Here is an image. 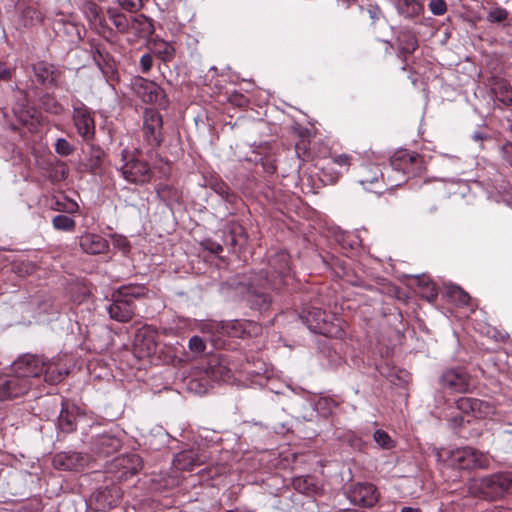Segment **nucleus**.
Returning <instances> with one entry per match:
<instances>
[{
	"instance_id": "26",
	"label": "nucleus",
	"mask_w": 512,
	"mask_h": 512,
	"mask_svg": "<svg viewBox=\"0 0 512 512\" xmlns=\"http://www.w3.org/2000/svg\"><path fill=\"white\" fill-rule=\"evenodd\" d=\"M58 428L64 433H70L76 429V417L68 410L65 402H61V411L58 416Z\"/></svg>"
},
{
	"instance_id": "23",
	"label": "nucleus",
	"mask_w": 512,
	"mask_h": 512,
	"mask_svg": "<svg viewBox=\"0 0 512 512\" xmlns=\"http://www.w3.org/2000/svg\"><path fill=\"white\" fill-rule=\"evenodd\" d=\"M384 177V173L376 164H368L361 167L359 172V182L365 188L369 185L375 184L380 178Z\"/></svg>"
},
{
	"instance_id": "3",
	"label": "nucleus",
	"mask_w": 512,
	"mask_h": 512,
	"mask_svg": "<svg viewBox=\"0 0 512 512\" xmlns=\"http://www.w3.org/2000/svg\"><path fill=\"white\" fill-rule=\"evenodd\" d=\"M300 318L307 328L314 333L328 337H336L340 333L337 326L331 322V316L320 308L304 309Z\"/></svg>"
},
{
	"instance_id": "20",
	"label": "nucleus",
	"mask_w": 512,
	"mask_h": 512,
	"mask_svg": "<svg viewBox=\"0 0 512 512\" xmlns=\"http://www.w3.org/2000/svg\"><path fill=\"white\" fill-rule=\"evenodd\" d=\"M120 440L109 433L98 435L94 439V449L105 456L111 455L120 447Z\"/></svg>"
},
{
	"instance_id": "17",
	"label": "nucleus",
	"mask_w": 512,
	"mask_h": 512,
	"mask_svg": "<svg viewBox=\"0 0 512 512\" xmlns=\"http://www.w3.org/2000/svg\"><path fill=\"white\" fill-rule=\"evenodd\" d=\"M34 76L42 85L51 86L56 84L60 72L54 65L45 61H39L32 66Z\"/></svg>"
},
{
	"instance_id": "45",
	"label": "nucleus",
	"mask_w": 512,
	"mask_h": 512,
	"mask_svg": "<svg viewBox=\"0 0 512 512\" xmlns=\"http://www.w3.org/2000/svg\"><path fill=\"white\" fill-rule=\"evenodd\" d=\"M13 70L8 68L4 63H0V80H9L12 77Z\"/></svg>"
},
{
	"instance_id": "42",
	"label": "nucleus",
	"mask_w": 512,
	"mask_h": 512,
	"mask_svg": "<svg viewBox=\"0 0 512 512\" xmlns=\"http://www.w3.org/2000/svg\"><path fill=\"white\" fill-rule=\"evenodd\" d=\"M153 66V58L150 54H144L140 58V67L143 73H147Z\"/></svg>"
},
{
	"instance_id": "14",
	"label": "nucleus",
	"mask_w": 512,
	"mask_h": 512,
	"mask_svg": "<svg viewBox=\"0 0 512 512\" xmlns=\"http://www.w3.org/2000/svg\"><path fill=\"white\" fill-rule=\"evenodd\" d=\"M79 246L84 253L97 255L108 251L109 242L99 234L84 233L79 237Z\"/></svg>"
},
{
	"instance_id": "43",
	"label": "nucleus",
	"mask_w": 512,
	"mask_h": 512,
	"mask_svg": "<svg viewBox=\"0 0 512 512\" xmlns=\"http://www.w3.org/2000/svg\"><path fill=\"white\" fill-rule=\"evenodd\" d=\"M333 162L347 170L351 164V157L347 154L336 155L333 157Z\"/></svg>"
},
{
	"instance_id": "50",
	"label": "nucleus",
	"mask_w": 512,
	"mask_h": 512,
	"mask_svg": "<svg viewBox=\"0 0 512 512\" xmlns=\"http://www.w3.org/2000/svg\"><path fill=\"white\" fill-rule=\"evenodd\" d=\"M454 421H455V423H456L457 425H460V424L462 423V421H463V418H460V419H458V418H454Z\"/></svg>"
},
{
	"instance_id": "28",
	"label": "nucleus",
	"mask_w": 512,
	"mask_h": 512,
	"mask_svg": "<svg viewBox=\"0 0 512 512\" xmlns=\"http://www.w3.org/2000/svg\"><path fill=\"white\" fill-rule=\"evenodd\" d=\"M119 465H121L125 469V471L123 472V476L127 477V474L135 475L140 471L142 467V461L138 455L132 454L120 458Z\"/></svg>"
},
{
	"instance_id": "18",
	"label": "nucleus",
	"mask_w": 512,
	"mask_h": 512,
	"mask_svg": "<svg viewBox=\"0 0 512 512\" xmlns=\"http://www.w3.org/2000/svg\"><path fill=\"white\" fill-rule=\"evenodd\" d=\"M154 33L152 21L143 14L130 17L129 34L135 38H147Z\"/></svg>"
},
{
	"instance_id": "46",
	"label": "nucleus",
	"mask_w": 512,
	"mask_h": 512,
	"mask_svg": "<svg viewBox=\"0 0 512 512\" xmlns=\"http://www.w3.org/2000/svg\"><path fill=\"white\" fill-rule=\"evenodd\" d=\"M90 11H91V13L94 15V19H95V21H97V20H98V21H99V23L101 24V19H100L99 15H98L97 7H95V6L90 7Z\"/></svg>"
},
{
	"instance_id": "6",
	"label": "nucleus",
	"mask_w": 512,
	"mask_h": 512,
	"mask_svg": "<svg viewBox=\"0 0 512 512\" xmlns=\"http://www.w3.org/2000/svg\"><path fill=\"white\" fill-rule=\"evenodd\" d=\"M132 88L145 103H154L161 107L168 103L163 89L153 81L137 77L133 80Z\"/></svg>"
},
{
	"instance_id": "33",
	"label": "nucleus",
	"mask_w": 512,
	"mask_h": 512,
	"mask_svg": "<svg viewBox=\"0 0 512 512\" xmlns=\"http://www.w3.org/2000/svg\"><path fill=\"white\" fill-rule=\"evenodd\" d=\"M448 295L452 301L458 305L465 306L469 304L470 296L467 292L458 286H453L449 289Z\"/></svg>"
},
{
	"instance_id": "35",
	"label": "nucleus",
	"mask_w": 512,
	"mask_h": 512,
	"mask_svg": "<svg viewBox=\"0 0 512 512\" xmlns=\"http://www.w3.org/2000/svg\"><path fill=\"white\" fill-rule=\"evenodd\" d=\"M41 105L47 112L52 114H59L63 110L62 106L49 94H45L41 98Z\"/></svg>"
},
{
	"instance_id": "37",
	"label": "nucleus",
	"mask_w": 512,
	"mask_h": 512,
	"mask_svg": "<svg viewBox=\"0 0 512 512\" xmlns=\"http://www.w3.org/2000/svg\"><path fill=\"white\" fill-rule=\"evenodd\" d=\"M55 151L61 156H69L74 152V147L64 138L57 139Z\"/></svg>"
},
{
	"instance_id": "44",
	"label": "nucleus",
	"mask_w": 512,
	"mask_h": 512,
	"mask_svg": "<svg viewBox=\"0 0 512 512\" xmlns=\"http://www.w3.org/2000/svg\"><path fill=\"white\" fill-rule=\"evenodd\" d=\"M204 247L213 254H219L223 250L222 246L219 243L211 240L205 241Z\"/></svg>"
},
{
	"instance_id": "38",
	"label": "nucleus",
	"mask_w": 512,
	"mask_h": 512,
	"mask_svg": "<svg viewBox=\"0 0 512 512\" xmlns=\"http://www.w3.org/2000/svg\"><path fill=\"white\" fill-rule=\"evenodd\" d=\"M428 7L431 13L436 16L444 15L447 11V4L444 0H431Z\"/></svg>"
},
{
	"instance_id": "16",
	"label": "nucleus",
	"mask_w": 512,
	"mask_h": 512,
	"mask_svg": "<svg viewBox=\"0 0 512 512\" xmlns=\"http://www.w3.org/2000/svg\"><path fill=\"white\" fill-rule=\"evenodd\" d=\"M418 155L410 154L406 151L395 154L390 160V168L396 170L397 173H402L399 179L391 180V185L399 186L405 181L406 170L409 169L410 165L416 161Z\"/></svg>"
},
{
	"instance_id": "49",
	"label": "nucleus",
	"mask_w": 512,
	"mask_h": 512,
	"mask_svg": "<svg viewBox=\"0 0 512 512\" xmlns=\"http://www.w3.org/2000/svg\"><path fill=\"white\" fill-rule=\"evenodd\" d=\"M218 192L220 194H222V195L227 194L228 193V188L227 187H221Z\"/></svg>"
},
{
	"instance_id": "30",
	"label": "nucleus",
	"mask_w": 512,
	"mask_h": 512,
	"mask_svg": "<svg viewBox=\"0 0 512 512\" xmlns=\"http://www.w3.org/2000/svg\"><path fill=\"white\" fill-rule=\"evenodd\" d=\"M116 293L133 302L134 298L144 297L147 289L142 285H128L121 287Z\"/></svg>"
},
{
	"instance_id": "27",
	"label": "nucleus",
	"mask_w": 512,
	"mask_h": 512,
	"mask_svg": "<svg viewBox=\"0 0 512 512\" xmlns=\"http://www.w3.org/2000/svg\"><path fill=\"white\" fill-rule=\"evenodd\" d=\"M108 18L115 26L117 32L121 34H129V21L130 17H127L123 13L116 9L107 10Z\"/></svg>"
},
{
	"instance_id": "47",
	"label": "nucleus",
	"mask_w": 512,
	"mask_h": 512,
	"mask_svg": "<svg viewBox=\"0 0 512 512\" xmlns=\"http://www.w3.org/2000/svg\"><path fill=\"white\" fill-rule=\"evenodd\" d=\"M401 512H421V510L419 508L403 507Z\"/></svg>"
},
{
	"instance_id": "39",
	"label": "nucleus",
	"mask_w": 512,
	"mask_h": 512,
	"mask_svg": "<svg viewBox=\"0 0 512 512\" xmlns=\"http://www.w3.org/2000/svg\"><path fill=\"white\" fill-rule=\"evenodd\" d=\"M189 349L194 353H202L205 351L206 345L202 338L193 336L188 343Z\"/></svg>"
},
{
	"instance_id": "29",
	"label": "nucleus",
	"mask_w": 512,
	"mask_h": 512,
	"mask_svg": "<svg viewBox=\"0 0 512 512\" xmlns=\"http://www.w3.org/2000/svg\"><path fill=\"white\" fill-rule=\"evenodd\" d=\"M153 51L163 61H171L175 55L174 47L164 40H154Z\"/></svg>"
},
{
	"instance_id": "8",
	"label": "nucleus",
	"mask_w": 512,
	"mask_h": 512,
	"mask_svg": "<svg viewBox=\"0 0 512 512\" xmlns=\"http://www.w3.org/2000/svg\"><path fill=\"white\" fill-rule=\"evenodd\" d=\"M73 121L78 134L84 141H90L94 138L95 122L88 107L83 104L79 107H74Z\"/></svg>"
},
{
	"instance_id": "9",
	"label": "nucleus",
	"mask_w": 512,
	"mask_h": 512,
	"mask_svg": "<svg viewBox=\"0 0 512 512\" xmlns=\"http://www.w3.org/2000/svg\"><path fill=\"white\" fill-rule=\"evenodd\" d=\"M28 391V383L18 378L14 372L12 374L0 375V400L19 397Z\"/></svg>"
},
{
	"instance_id": "12",
	"label": "nucleus",
	"mask_w": 512,
	"mask_h": 512,
	"mask_svg": "<svg viewBox=\"0 0 512 512\" xmlns=\"http://www.w3.org/2000/svg\"><path fill=\"white\" fill-rule=\"evenodd\" d=\"M107 312L111 319L125 323L132 319L134 315V305L129 299L114 293L113 302L107 307Z\"/></svg>"
},
{
	"instance_id": "48",
	"label": "nucleus",
	"mask_w": 512,
	"mask_h": 512,
	"mask_svg": "<svg viewBox=\"0 0 512 512\" xmlns=\"http://www.w3.org/2000/svg\"><path fill=\"white\" fill-rule=\"evenodd\" d=\"M245 325L248 327H251L252 330L256 333L258 330H260L259 326L253 322H247Z\"/></svg>"
},
{
	"instance_id": "41",
	"label": "nucleus",
	"mask_w": 512,
	"mask_h": 512,
	"mask_svg": "<svg viewBox=\"0 0 512 512\" xmlns=\"http://www.w3.org/2000/svg\"><path fill=\"white\" fill-rule=\"evenodd\" d=\"M507 12L503 9H496L491 11L488 15V20L490 22H502L506 19Z\"/></svg>"
},
{
	"instance_id": "4",
	"label": "nucleus",
	"mask_w": 512,
	"mask_h": 512,
	"mask_svg": "<svg viewBox=\"0 0 512 512\" xmlns=\"http://www.w3.org/2000/svg\"><path fill=\"white\" fill-rule=\"evenodd\" d=\"M439 385L447 393H469L473 389L470 374L461 367L449 368L439 377Z\"/></svg>"
},
{
	"instance_id": "25",
	"label": "nucleus",
	"mask_w": 512,
	"mask_h": 512,
	"mask_svg": "<svg viewBox=\"0 0 512 512\" xmlns=\"http://www.w3.org/2000/svg\"><path fill=\"white\" fill-rule=\"evenodd\" d=\"M67 373V370L60 367L58 363L54 361H45L43 374L46 382L50 384H57L65 378Z\"/></svg>"
},
{
	"instance_id": "21",
	"label": "nucleus",
	"mask_w": 512,
	"mask_h": 512,
	"mask_svg": "<svg viewBox=\"0 0 512 512\" xmlns=\"http://www.w3.org/2000/svg\"><path fill=\"white\" fill-rule=\"evenodd\" d=\"M473 448L465 447L450 452V464L459 469H472Z\"/></svg>"
},
{
	"instance_id": "7",
	"label": "nucleus",
	"mask_w": 512,
	"mask_h": 512,
	"mask_svg": "<svg viewBox=\"0 0 512 512\" xmlns=\"http://www.w3.org/2000/svg\"><path fill=\"white\" fill-rule=\"evenodd\" d=\"M346 496L354 505L373 507L379 499L375 485L371 483H356L349 487Z\"/></svg>"
},
{
	"instance_id": "10",
	"label": "nucleus",
	"mask_w": 512,
	"mask_h": 512,
	"mask_svg": "<svg viewBox=\"0 0 512 512\" xmlns=\"http://www.w3.org/2000/svg\"><path fill=\"white\" fill-rule=\"evenodd\" d=\"M88 462L89 456L78 452H61L53 457V466L59 470L80 471Z\"/></svg>"
},
{
	"instance_id": "24",
	"label": "nucleus",
	"mask_w": 512,
	"mask_h": 512,
	"mask_svg": "<svg viewBox=\"0 0 512 512\" xmlns=\"http://www.w3.org/2000/svg\"><path fill=\"white\" fill-rule=\"evenodd\" d=\"M246 299L252 308L260 311L267 310L271 303L270 296L265 291L252 287L248 289Z\"/></svg>"
},
{
	"instance_id": "36",
	"label": "nucleus",
	"mask_w": 512,
	"mask_h": 512,
	"mask_svg": "<svg viewBox=\"0 0 512 512\" xmlns=\"http://www.w3.org/2000/svg\"><path fill=\"white\" fill-rule=\"evenodd\" d=\"M375 442L384 449H390L393 447V441L387 432L384 430H376L373 434Z\"/></svg>"
},
{
	"instance_id": "34",
	"label": "nucleus",
	"mask_w": 512,
	"mask_h": 512,
	"mask_svg": "<svg viewBox=\"0 0 512 512\" xmlns=\"http://www.w3.org/2000/svg\"><path fill=\"white\" fill-rule=\"evenodd\" d=\"M472 469H487L490 466V458L486 453L473 449Z\"/></svg>"
},
{
	"instance_id": "15",
	"label": "nucleus",
	"mask_w": 512,
	"mask_h": 512,
	"mask_svg": "<svg viewBox=\"0 0 512 512\" xmlns=\"http://www.w3.org/2000/svg\"><path fill=\"white\" fill-rule=\"evenodd\" d=\"M456 408L464 414H473L474 417H483L490 412L487 402L476 398L461 397L456 402Z\"/></svg>"
},
{
	"instance_id": "11",
	"label": "nucleus",
	"mask_w": 512,
	"mask_h": 512,
	"mask_svg": "<svg viewBox=\"0 0 512 512\" xmlns=\"http://www.w3.org/2000/svg\"><path fill=\"white\" fill-rule=\"evenodd\" d=\"M162 116L154 109H147L144 113L143 131L151 145H159L162 141Z\"/></svg>"
},
{
	"instance_id": "22",
	"label": "nucleus",
	"mask_w": 512,
	"mask_h": 512,
	"mask_svg": "<svg viewBox=\"0 0 512 512\" xmlns=\"http://www.w3.org/2000/svg\"><path fill=\"white\" fill-rule=\"evenodd\" d=\"M397 42L399 57H401L404 62L406 61L407 55L412 54L418 47L416 37L408 31H401L397 36Z\"/></svg>"
},
{
	"instance_id": "2",
	"label": "nucleus",
	"mask_w": 512,
	"mask_h": 512,
	"mask_svg": "<svg viewBox=\"0 0 512 512\" xmlns=\"http://www.w3.org/2000/svg\"><path fill=\"white\" fill-rule=\"evenodd\" d=\"M120 167L123 178L133 184H144L151 180L152 172L148 163L135 154L124 151Z\"/></svg>"
},
{
	"instance_id": "31",
	"label": "nucleus",
	"mask_w": 512,
	"mask_h": 512,
	"mask_svg": "<svg viewBox=\"0 0 512 512\" xmlns=\"http://www.w3.org/2000/svg\"><path fill=\"white\" fill-rule=\"evenodd\" d=\"M397 6L399 11L406 16L418 15L421 5L417 0H398Z\"/></svg>"
},
{
	"instance_id": "19",
	"label": "nucleus",
	"mask_w": 512,
	"mask_h": 512,
	"mask_svg": "<svg viewBox=\"0 0 512 512\" xmlns=\"http://www.w3.org/2000/svg\"><path fill=\"white\" fill-rule=\"evenodd\" d=\"M490 92L494 96L495 100L499 101L503 105H512V86L507 80L496 77L492 78Z\"/></svg>"
},
{
	"instance_id": "13",
	"label": "nucleus",
	"mask_w": 512,
	"mask_h": 512,
	"mask_svg": "<svg viewBox=\"0 0 512 512\" xmlns=\"http://www.w3.org/2000/svg\"><path fill=\"white\" fill-rule=\"evenodd\" d=\"M208 459L204 453L194 449L181 451L175 455L173 464L178 470L191 471L194 467L203 465Z\"/></svg>"
},
{
	"instance_id": "1",
	"label": "nucleus",
	"mask_w": 512,
	"mask_h": 512,
	"mask_svg": "<svg viewBox=\"0 0 512 512\" xmlns=\"http://www.w3.org/2000/svg\"><path fill=\"white\" fill-rule=\"evenodd\" d=\"M512 488V478L504 473L472 479L468 484L469 492L476 497L494 500Z\"/></svg>"
},
{
	"instance_id": "32",
	"label": "nucleus",
	"mask_w": 512,
	"mask_h": 512,
	"mask_svg": "<svg viewBox=\"0 0 512 512\" xmlns=\"http://www.w3.org/2000/svg\"><path fill=\"white\" fill-rule=\"evenodd\" d=\"M52 225L56 230L72 231L76 223L71 217L60 214L52 219Z\"/></svg>"
},
{
	"instance_id": "5",
	"label": "nucleus",
	"mask_w": 512,
	"mask_h": 512,
	"mask_svg": "<svg viewBox=\"0 0 512 512\" xmlns=\"http://www.w3.org/2000/svg\"><path fill=\"white\" fill-rule=\"evenodd\" d=\"M44 367L45 361L42 357L25 354L13 362L12 371L18 378L25 380L30 389L34 382L43 374Z\"/></svg>"
},
{
	"instance_id": "40",
	"label": "nucleus",
	"mask_w": 512,
	"mask_h": 512,
	"mask_svg": "<svg viewBox=\"0 0 512 512\" xmlns=\"http://www.w3.org/2000/svg\"><path fill=\"white\" fill-rule=\"evenodd\" d=\"M119 5L129 11L135 12L142 7V0H117Z\"/></svg>"
}]
</instances>
